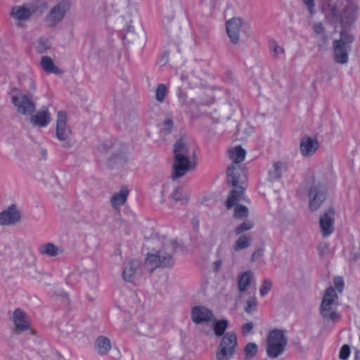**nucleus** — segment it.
<instances>
[{
  "mask_svg": "<svg viewBox=\"0 0 360 360\" xmlns=\"http://www.w3.org/2000/svg\"><path fill=\"white\" fill-rule=\"evenodd\" d=\"M326 23L340 26V39L333 42V58L335 63L346 65L354 37L348 30L356 20L359 6L350 0H324L321 8Z\"/></svg>",
  "mask_w": 360,
  "mask_h": 360,
  "instance_id": "obj_1",
  "label": "nucleus"
},
{
  "mask_svg": "<svg viewBox=\"0 0 360 360\" xmlns=\"http://www.w3.org/2000/svg\"><path fill=\"white\" fill-rule=\"evenodd\" d=\"M173 153L174 160L172 179L175 180L195 169L196 157L195 150L191 148L189 143L182 138L174 143Z\"/></svg>",
  "mask_w": 360,
  "mask_h": 360,
  "instance_id": "obj_2",
  "label": "nucleus"
},
{
  "mask_svg": "<svg viewBox=\"0 0 360 360\" xmlns=\"http://www.w3.org/2000/svg\"><path fill=\"white\" fill-rule=\"evenodd\" d=\"M178 248V244L172 239L165 238L162 247L155 253L147 255L144 267L150 273L158 268H172L174 264V255Z\"/></svg>",
  "mask_w": 360,
  "mask_h": 360,
  "instance_id": "obj_3",
  "label": "nucleus"
},
{
  "mask_svg": "<svg viewBox=\"0 0 360 360\" xmlns=\"http://www.w3.org/2000/svg\"><path fill=\"white\" fill-rule=\"evenodd\" d=\"M8 96L18 114L28 116L36 111V103L31 92H25L17 87H12Z\"/></svg>",
  "mask_w": 360,
  "mask_h": 360,
  "instance_id": "obj_4",
  "label": "nucleus"
},
{
  "mask_svg": "<svg viewBox=\"0 0 360 360\" xmlns=\"http://www.w3.org/2000/svg\"><path fill=\"white\" fill-rule=\"evenodd\" d=\"M304 188L308 197L309 210H317L326 198V186L312 175L305 181Z\"/></svg>",
  "mask_w": 360,
  "mask_h": 360,
  "instance_id": "obj_5",
  "label": "nucleus"
},
{
  "mask_svg": "<svg viewBox=\"0 0 360 360\" xmlns=\"http://www.w3.org/2000/svg\"><path fill=\"white\" fill-rule=\"evenodd\" d=\"M338 301V296L335 290L333 287L328 288L320 305V314L325 321L335 323L340 320V316L336 309Z\"/></svg>",
  "mask_w": 360,
  "mask_h": 360,
  "instance_id": "obj_6",
  "label": "nucleus"
},
{
  "mask_svg": "<svg viewBox=\"0 0 360 360\" xmlns=\"http://www.w3.org/2000/svg\"><path fill=\"white\" fill-rule=\"evenodd\" d=\"M288 344V338L285 330L274 329L271 330L266 337V352L270 359H276L281 356Z\"/></svg>",
  "mask_w": 360,
  "mask_h": 360,
  "instance_id": "obj_7",
  "label": "nucleus"
},
{
  "mask_svg": "<svg viewBox=\"0 0 360 360\" xmlns=\"http://www.w3.org/2000/svg\"><path fill=\"white\" fill-rule=\"evenodd\" d=\"M238 339L234 332L226 333L221 339L215 352V359L229 360L236 354Z\"/></svg>",
  "mask_w": 360,
  "mask_h": 360,
  "instance_id": "obj_8",
  "label": "nucleus"
},
{
  "mask_svg": "<svg viewBox=\"0 0 360 360\" xmlns=\"http://www.w3.org/2000/svg\"><path fill=\"white\" fill-rule=\"evenodd\" d=\"M71 127L68 124V116L65 111L60 110L57 113L56 137L62 143V147L69 149L72 146L71 141Z\"/></svg>",
  "mask_w": 360,
  "mask_h": 360,
  "instance_id": "obj_9",
  "label": "nucleus"
},
{
  "mask_svg": "<svg viewBox=\"0 0 360 360\" xmlns=\"http://www.w3.org/2000/svg\"><path fill=\"white\" fill-rule=\"evenodd\" d=\"M128 148L120 141H115L112 145V152L108 159V165L110 169H120L128 162Z\"/></svg>",
  "mask_w": 360,
  "mask_h": 360,
  "instance_id": "obj_10",
  "label": "nucleus"
},
{
  "mask_svg": "<svg viewBox=\"0 0 360 360\" xmlns=\"http://www.w3.org/2000/svg\"><path fill=\"white\" fill-rule=\"evenodd\" d=\"M70 9V3L66 0L58 2L44 17V22L49 27H55L64 20Z\"/></svg>",
  "mask_w": 360,
  "mask_h": 360,
  "instance_id": "obj_11",
  "label": "nucleus"
},
{
  "mask_svg": "<svg viewBox=\"0 0 360 360\" xmlns=\"http://www.w3.org/2000/svg\"><path fill=\"white\" fill-rule=\"evenodd\" d=\"M11 320L17 334L27 331L31 328V321L29 316L20 308L13 311Z\"/></svg>",
  "mask_w": 360,
  "mask_h": 360,
  "instance_id": "obj_12",
  "label": "nucleus"
},
{
  "mask_svg": "<svg viewBox=\"0 0 360 360\" xmlns=\"http://www.w3.org/2000/svg\"><path fill=\"white\" fill-rule=\"evenodd\" d=\"M20 219L21 213L15 204L0 212V226H12L18 223Z\"/></svg>",
  "mask_w": 360,
  "mask_h": 360,
  "instance_id": "obj_13",
  "label": "nucleus"
},
{
  "mask_svg": "<svg viewBox=\"0 0 360 360\" xmlns=\"http://www.w3.org/2000/svg\"><path fill=\"white\" fill-rule=\"evenodd\" d=\"M191 318L193 323L200 324L214 321V315L207 307L202 305L192 307Z\"/></svg>",
  "mask_w": 360,
  "mask_h": 360,
  "instance_id": "obj_14",
  "label": "nucleus"
},
{
  "mask_svg": "<svg viewBox=\"0 0 360 360\" xmlns=\"http://www.w3.org/2000/svg\"><path fill=\"white\" fill-rule=\"evenodd\" d=\"M37 6L31 4L29 6H14L11 11V15L18 21V26H21V22L29 20L30 17L36 13Z\"/></svg>",
  "mask_w": 360,
  "mask_h": 360,
  "instance_id": "obj_15",
  "label": "nucleus"
},
{
  "mask_svg": "<svg viewBox=\"0 0 360 360\" xmlns=\"http://www.w3.org/2000/svg\"><path fill=\"white\" fill-rule=\"evenodd\" d=\"M242 26L243 21L239 18H233L226 22V32L232 44H238L239 43Z\"/></svg>",
  "mask_w": 360,
  "mask_h": 360,
  "instance_id": "obj_16",
  "label": "nucleus"
},
{
  "mask_svg": "<svg viewBox=\"0 0 360 360\" xmlns=\"http://www.w3.org/2000/svg\"><path fill=\"white\" fill-rule=\"evenodd\" d=\"M334 210L329 209L320 217L321 232L324 237L329 236L334 231Z\"/></svg>",
  "mask_w": 360,
  "mask_h": 360,
  "instance_id": "obj_17",
  "label": "nucleus"
},
{
  "mask_svg": "<svg viewBox=\"0 0 360 360\" xmlns=\"http://www.w3.org/2000/svg\"><path fill=\"white\" fill-rule=\"evenodd\" d=\"M319 147V143L316 139L304 136L300 144V153L304 157L313 155Z\"/></svg>",
  "mask_w": 360,
  "mask_h": 360,
  "instance_id": "obj_18",
  "label": "nucleus"
},
{
  "mask_svg": "<svg viewBox=\"0 0 360 360\" xmlns=\"http://www.w3.org/2000/svg\"><path fill=\"white\" fill-rule=\"evenodd\" d=\"M31 123L36 127H45L51 122V114L46 108H44L36 114L29 115Z\"/></svg>",
  "mask_w": 360,
  "mask_h": 360,
  "instance_id": "obj_19",
  "label": "nucleus"
},
{
  "mask_svg": "<svg viewBox=\"0 0 360 360\" xmlns=\"http://www.w3.org/2000/svg\"><path fill=\"white\" fill-rule=\"evenodd\" d=\"M96 270V262L92 259H89L84 262L80 274L83 279L86 280V282L89 283L96 281L98 278Z\"/></svg>",
  "mask_w": 360,
  "mask_h": 360,
  "instance_id": "obj_20",
  "label": "nucleus"
},
{
  "mask_svg": "<svg viewBox=\"0 0 360 360\" xmlns=\"http://www.w3.org/2000/svg\"><path fill=\"white\" fill-rule=\"evenodd\" d=\"M141 262L138 260H131L124 267L122 271V278L127 282H134L136 276L139 274Z\"/></svg>",
  "mask_w": 360,
  "mask_h": 360,
  "instance_id": "obj_21",
  "label": "nucleus"
},
{
  "mask_svg": "<svg viewBox=\"0 0 360 360\" xmlns=\"http://www.w3.org/2000/svg\"><path fill=\"white\" fill-rule=\"evenodd\" d=\"M288 169V165L283 161H276L273 163L272 168L269 171V179L271 181L281 179L283 174Z\"/></svg>",
  "mask_w": 360,
  "mask_h": 360,
  "instance_id": "obj_22",
  "label": "nucleus"
},
{
  "mask_svg": "<svg viewBox=\"0 0 360 360\" xmlns=\"http://www.w3.org/2000/svg\"><path fill=\"white\" fill-rule=\"evenodd\" d=\"M243 170L239 165H231L226 169L228 182L231 183L232 186H238L240 175Z\"/></svg>",
  "mask_w": 360,
  "mask_h": 360,
  "instance_id": "obj_23",
  "label": "nucleus"
},
{
  "mask_svg": "<svg viewBox=\"0 0 360 360\" xmlns=\"http://www.w3.org/2000/svg\"><path fill=\"white\" fill-rule=\"evenodd\" d=\"M253 273L251 271L239 274L238 276V288L239 292L242 293L246 291L253 279Z\"/></svg>",
  "mask_w": 360,
  "mask_h": 360,
  "instance_id": "obj_24",
  "label": "nucleus"
},
{
  "mask_svg": "<svg viewBox=\"0 0 360 360\" xmlns=\"http://www.w3.org/2000/svg\"><path fill=\"white\" fill-rule=\"evenodd\" d=\"M95 347L99 354H107L111 349L110 339L103 335L98 336L95 341Z\"/></svg>",
  "mask_w": 360,
  "mask_h": 360,
  "instance_id": "obj_25",
  "label": "nucleus"
},
{
  "mask_svg": "<svg viewBox=\"0 0 360 360\" xmlns=\"http://www.w3.org/2000/svg\"><path fill=\"white\" fill-rule=\"evenodd\" d=\"M40 65L42 70L46 73L56 75L61 73L60 69L56 66L53 59L49 56H42L40 60Z\"/></svg>",
  "mask_w": 360,
  "mask_h": 360,
  "instance_id": "obj_26",
  "label": "nucleus"
},
{
  "mask_svg": "<svg viewBox=\"0 0 360 360\" xmlns=\"http://www.w3.org/2000/svg\"><path fill=\"white\" fill-rule=\"evenodd\" d=\"M244 193V188L240 186H236L233 190H232L228 196L227 200L226 202V205L228 209L231 208L233 206L236 205L237 202H238L240 199V197L243 195Z\"/></svg>",
  "mask_w": 360,
  "mask_h": 360,
  "instance_id": "obj_27",
  "label": "nucleus"
},
{
  "mask_svg": "<svg viewBox=\"0 0 360 360\" xmlns=\"http://www.w3.org/2000/svg\"><path fill=\"white\" fill-rule=\"evenodd\" d=\"M129 194V191L127 188L123 187L118 193H115L110 200L112 206L114 208H118L124 205L127 200Z\"/></svg>",
  "mask_w": 360,
  "mask_h": 360,
  "instance_id": "obj_28",
  "label": "nucleus"
},
{
  "mask_svg": "<svg viewBox=\"0 0 360 360\" xmlns=\"http://www.w3.org/2000/svg\"><path fill=\"white\" fill-rule=\"evenodd\" d=\"M245 150L240 146L229 150V157L233 160L231 165H239L245 157Z\"/></svg>",
  "mask_w": 360,
  "mask_h": 360,
  "instance_id": "obj_29",
  "label": "nucleus"
},
{
  "mask_svg": "<svg viewBox=\"0 0 360 360\" xmlns=\"http://www.w3.org/2000/svg\"><path fill=\"white\" fill-rule=\"evenodd\" d=\"M38 250L41 255L51 257H57L61 252L59 248L52 243L43 244L39 247Z\"/></svg>",
  "mask_w": 360,
  "mask_h": 360,
  "instance_id": "obj_30",
  "label": "nucleus"
},
{
  "mask_svg": "<svg viewBox=\"0 0 360 360\" xmlns=\"http://www.w3.org/2000/svg\"><path fill=\"white\" fill-rule=\"evenodd\" d=\"M252 244V238L250 235H240L233 244L232 248L235 252L248 248Z\"/></svg>",
  "mask_w": 360,
  "mask_h": 360,
  "instance_id": "obj_31",
  "label": "nucleus"
},
{
  "mask_svg": "<svg viewBox=\"0 0 360 360\" xmlns=\"http://www.w3.org/2000/svg\"><path fill=\"white\" fill-rule=\"evenodd\" d=\"M229 321L227 319L217 320L214 322L213 330L217 337L224 335L225 331L229 326Z\"/></svg>",
  "mask_w": 360,
  "mask_h": 360,
  "instance_id": "obj_32",
  "label": "nucleus"
},
{
  "mask_svg": "<svg viewBox=\"0 0 360 360\" xmlns=\"http://www.w3.org/2000/svg\"><path fill=\"white\" fill-rule=\"evenodd\" d=\"M51 49V43L49 38L43 36L38 39L36 44V51L38 53H45Z\"/></svg>",
  "mask_w": 360,
  "mask_h": 360,
  "instance_id": "obj_33",
  "label": "nucleus"
},
{
  "mask_svg": "<svg viewBox=\"0 0 360 360\" xmlns=\"http://www.w3.org/2000/svg\"><path fill=\"white\" fill-rule=\"evenodd\" d=\"M243 352L245 354V360H252L258 353V346L255 342H249L245 346Z\"/></svg>",
  "mask_w": 360,
  "mask_h": 360,
  "instance_id": "obj_34",
  "label": "nucleus"
},
{
  "mask_svg": "<svg viewBox=\"0 0 360 360\" xmlns=\"http://www.w3.org/2000/svg\"><path fill=\"white\" fill-rule=\"evenodd\" d=\"M167 87L164 84H158L155 89V99L158 102L162 103L165 101L167 94Z\"/></svg>",
  "mask_w": 360,
  "mask_h": 360,
  "instance_id": "obj_35",
  "label": "nucleus"
},
{
  "mask_svg": "<svg viewBox=\"0 0 360 360\" xmlns=\"http://www.w3.org/2000/svg\"><path fill=\"white\" fill-rule=\"evenodd\" d=\"M269 49L271 53H272L273 57L274 58H278L285 53L284 49L280 46L278 44V43L274 39L269 41Z\"/></svg>",
  "mask_w": 360,
  "mask_h": 360,
  "instance_id": "obj_36",
  "label": "nucleus"
},
{
  "mask_svg": "<svg viewBox=\"0 0 360 360\" xmlns=\"http://www.w3.org/2000/svg\"><path fill=\"white\" fill-rule=\"evenodd\" d=\"M172 198L176 202H181L182 203H186L188 201V196L186 193H184L179 188H176L172 194Z\"/></svg>",
  "mask_w": 360,
  "mask_h": 360,
  "instance_id": "obj_37",
  "label": "nucleus"
},
{
  "mask_svg": "<svg viewBox=\"0 0 360 360\" xmlns=\"http://www.w3.org/2000/svg\"><path fill=\"white\" fill-rule=\"evenodd\" d=\"M248 215V209L243 205H236L234 208V217L237 219H243Z\"/></svg>",
  "mask_w": 360,
  "mask_h": 360,
  "instance_id": "obj_38",
  "label": "nucleus"
},
{
  "mask_svg": "<svg viewBox=\"0 0 360 360\" xmlns=\"http://www.w3.org/2000/svg\"><path fill=\"white\" fill-rule=\"evenodd\" d=\"M257 307V300L255 297H251L248 298L245 302V306L244 311L247 314H252Z\"/></svg>",
  "mask_w": 360,
  "mask_h": 360,
  "instance_id": "obj_39",
  "label": "nucleus"
},
{
  "mask_svg": "<svg viewBox=\"0 0 360 360\" xmlns=\"http://www.w3.org/2000/svg\"><path fill=\"white\" fill-rule=\"evenodd\" d=\"M254 227V223L252 221H243L241 224L237 226L234 232L236 235H241V233L244 231H249Z\"/></svg>",
  "mask_w": 360,
  "mask_h": 360,
  "instance_id": "obj_40",
  "label": "nucleus"
},
{
  "mask_svg": "<svg viewBox=\"0 0 360 360\" xmlns=\"http://www.w3.org/2000/svg\"><path fill=\"white\" fill-rule=\"evenodd\" d=\"M272 283L270 280L265 279L262 282V285L259 289V293L262 296H264L271 290Z\"/></svg>",
  "mask_w": 360,
  "mask_h": 360,
  "instance_id": "obj_41",
  "label": "nucleus"
},
{
  "mask_svg": "<svg viewBox=\"0 0 360 360\" xmlns=\"http://www.w3.org/2000/svg\"><path fill=\"white\" fill-rule=\"evenodd\" d=\"M302 2L312 17L315 14V0H302Z\"/></svg>",
  "mask_w": 360,
  "mask_h": 360,
  "instance_id": "obj_42",
  "label": "nucleus"
},
{
  "mask_svg": "<svg viewBox=\"0 0 360 360\" xmlns=\"http://www.w3.org/2000/svg\"><path fill=\"white\" fill-rule=\"evenodd\" d=\"M350 354V348L347 345H344L340 351L339 357L341 359H347Z\"/></svg>",
  "mask_w": 360,
  "mask_h": 360,
  "instance_id": "obj_43",
  "label": "nucleus"
},
{
  "mask_svg": "<svg viewBox=\"0 0 360 360\" xmlns=\"http://www.w3.org/2000/svg\"><path fill=\"white\" fill-rule=\"evenodd\" d=\"M334 285L339 292H342L344 288V281L340 276H336L333 280Z\"/></svg>",
  "mask_w": 360,
  "mask_h": 360,
  "instance_id": "obj_44",
  "label": "nucleus"
},
{
  "mask_svg": "<svg viewBox=\"0 0 360 360\" xmlns=\"http://www.w3.org/2000/svg\"><path fill=\"white\" fill-rule=\"evenodd\" d=\"M264 249L262 248H257L255 249L251 257V262H254L259 258L263 256Z\"/></svg>",
  "mask_w": 360,
  "mask_h": 360,
  "instance_id": "obj_45",
  "label": "nucleus"
},
{
  "mask_svg": "<svg viewBox=\"0 0 360 360\" xmlns=\"http://www.w3.org/2000/svg\"><path fill=\"white\" fill-rule=\"evenodd\" d=\"M178 98L181 105H187V95L181 89H179L178 91Z\"/></svg>",
  "mask_w": 360,
  "mask_h": 360,
  "instance_id": "obj_46",
  "label": "nucleus"
},
{
  "mask_svg": "<svg viewBox=\"0 0 360 360\" xmlns=\"http://www.w3.org/2000/svg\"><path fill=\"white\" fill-rule=\"evenodd\" d=\"M313 30L317 34H325V27L321 22L314 23L313 25Z\"/></svg>",
  "mask_w": 360,
  "mask_h": 360,
  "instance_id": "obj_47",
  "label": "nucleus"
},
{
  "mask_svg": "<svg viewBox=\"0 0 360 360\" xmlns=\"http://www.w3.org/2000/svg\"><path fill=\"white\" fill-rule=\"evenodd\" d=\"M253 328H254L253 323L249 322V323H245L244 325H243V326L241 328L242 333L244 335H246L252 332Z\"/></svg>",
  "mask_w": 360,
  "mask_h": 360,
  "instance_id": "obj_48",
  "label": "nucleus"
},
{
  "mask_svg": "<svg viewBox=\"0 0 360 360\" xmlns=\"http://www.w3.org/2000/svg\"><path fill=\"white\" fill-rule=\"evenodd\" d=\"M318 250L321 256H324L328 252V245L326 243L320 244L318 248Z\"/></svg>",
  "mask_w": 360,
  "mask_h": 360,
  "instance_id": "obj_49",
  "label": "nucleus"
},
{
  "mask_svg": "<svg viewBox=\"0 0 360 360\" xmlns=\"http://www.w3.org/2000/svg\"><path fill=\"white\" fill-rule=\"evenodd\" d=\"M164 130L166 131H170L173 127V121L171 119L165 120L163 122Z\"/></svg>",
  "mask_w": 360,
  "mask_h": 360,
  "instance_id": "obj_50",
  "label": "nucleus"
},
{
  "mask_svg": "<svg viewBox=\"0 0 360 360\" xmlns=\"http://www.w3.org/2000/svg\"><path fill=\"white\" fill-rule=\"evenodd\" d=\"M360 258V252L359 251H356V252H352L351 253V258L350 259L352 261V262H356Z\"/></svg>",
  "mask_w": 360,
  "mask_h": 360,
  "instance_id": "obj_51",
  "label": "nucleus"
},
{
  "mask_svg": "<svg viewBox=\"0 0 360 360\" xmlns=\"http://www.w3.org/2000/svg\"><path fill=\"white\" fill-rule=\"evenodd\" d=\"M29 81L30 82V89L35 90V82L32 79H30Z\"/></svg>",
  "mask_w": 360,
  "mask_h": 360,
  "instance_id": "obj_52",
  "label": "nucleus"
},
{
  "mask_svg": "<svg viewBox=\"0 0 360 360\" xmlns=\"http://www.w3.org/2000/svg\"><path fill=\"white\" fill-rule=\"evenodd\" d=\"M137 330L139 333H143L146 331L145 328L142 326L138 327Z\"/></svg>",
  "mask_w": 360,
  "mask_h": 360,
  "instance_id": "obj_53",
  "label": "nucleus"
},
{
  "mask_svg": "<svg viewBox=\"0 0 360 360\" xmlns=\"http://www.w3.org/2000/svg\"><path fill=\"white\" fill-rule=\"evenodd\" d=\"M127 1L128 2V4L130 5V4H134L137 0H127Z\"/></svg>",
  "mask_w": 360,
  "mask_h": 360,
  "instance_id": "obj_54",
  "label": "nucleus"
},
{
  "mask_svg": "<svg viewBox=\"0 0 360 360\" xmlns=\"http://www.w3.org/2000/svg\"><path fill=\"white\" fill-rule=\"evenodd\" d=\"M214 264L217 266V268L218 269L219 266H220V262H214Z\"/></svg>",
  "mask_w": 360,
  "mask_h": 360,
  "instance_id": "obj_55",
  "label": "nucleus"
},
{
  "mask_svg": "<svg viewBox=\"0 0 360 360\" xmlns=\"http://www.w3.org/2000/svg\"><path fill=\"white\" fill-rule=\"evenodd\" d=\"M42 5H43L45 8H47V6H48V5H47V4H46V2H44V3L42 4Z\"/></svg>",
  "mask_w": 360,
  "mask_h": 360,
  "instance_id": "obj_56",
  "label": "nucleus"
},
{
  "mask_svg": "<svg viewBox=\"0 0 360 360\" xmlns=\"http://www.w3.org/2000/svg\"><path fill=\"white\" fill-rule=\"evenodd\" d=\"M63 295H64L66 298H68V295H67L66 293H64V294H63Z\"/></svg>",
  "mask_w": 360,
  "mask_h": 360,
  "instance_id": "obj_57",
  "label": "nucleus"
},
{
  "mask_svg": "<svg viewBox=\"0 0 360 360\" xmlns=\"http://www.w3.org/2000/svg\"><path fill=\"white\" fill-rule=\"evenodd\" d=\"M37 1L38 3H39V2H40V1H39V0H37Z\"/></svg>",
  "mask_w": 360,
  "mask_h": 360,
  "instance_id": "obj_58",
  "label": "nucleus"
}]
</instances>
